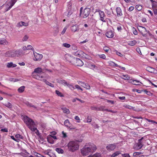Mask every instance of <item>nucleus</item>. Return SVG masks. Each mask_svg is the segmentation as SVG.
Masks as SVG:
<instances>
[{
    "instance_id": "393cba45",
    "label": "nucleus",
    "mask_w": 157,
    "mask_h": 157,
    "mask_svg": "<svg viewBox=\"0 0 157 157\" xmlns=\"http://www.w3.org/2000/svg\"><path fill=\"white\" fill-rule=\"evenodd\" d=\"M47 140L48 142L50 144H53L54 143V141L53 140L52 136L51 135H49L47 136Z\"/></svg>"
},
{
    "instance_id": "aec40b11",
    "label": "nucleus",
    "mask_w": 157,
    "mask_h": 157,
    "mask_svg": "<svg viewBox=\"0 0 157 157\" xmlns=\"http://www.w3.org/2000/svg\"><path fill=\"white\" fill-rule=\"evenodd\" d=\"M106 36L109 38H112L114 36V34L111 30L108 31L105 34Z\"/></svg>"
},
{
    "instance_id": "4c0bfd02",
    "label": "nucleus",
    "mask_w": 157,
    "mask_h": 157,
    "mask_svg": "<svg viewBox=\"0 0 157 157\" xmlns=\"http://www.w3.org/2000/svg\"><path fill=\"white\" fill-rule=\"evenodd\" d=\"M89 67L91 69H97V67L94 64H90L88 65Z\"/></svg>"
},
{
    "instance_id": "423d86ee",
    "label": "nucleus",
    "mask_w": 157,
    "mask_h": 157,
    "mask_svg": "<svg viewBox=\"0 0 157 157\" xmlns=\"http://www.w3.org/2000/svg\"><path fill=\"white\" fill-rule=\"evenodd\" d=\"M82 7H81L80 10V15L83 18L87 17L90 12V10L89 8H85L83 11L82 10Z\"/></svg>"
},
{
    "instance_id": "de8ad7c7",
    "label": "nucleus",
    "mask_w": 157,
    "mask_h": 157,
    "mask_svg": "<svg viewBox=\"0 0 157 157\" xmlns=\"http://www.w3.org/2000/svg\"><path fill=\"white\" fill-rule=\"evenodd\" d=\"M83 87L86 88L87 89H90V86L87 84L85 83V85Z\"/></svg>"
},
{
    "instance_id": "774afa93",
    "label": "nucleus",
    "mask_w": 157,
    "mask_h": 157,
    "mask_svg": "<svg viewBox=\"0 0 157 157\" xmlns=\"http://www.w3.org/2000/svg\"><path fill=\"white\" fill-rule=\"evenodd\" d=\"M117 29L118 31H120L121 29V27L120 26H119L117 27Z\"/></svg>"
},
{
    "instance_id": "a18cd8bd",
    "label": "nucleus",
    "mask_w": 157,
    "mask_h": 157,
    "mask_svg": "<svg viewBox=\"0 0 157 157\" xmlns=\"http://www.w3.org/2000/svg\"><path fill=\"white\" fill-rule=\"evenodd\" d=\"M124 106L126 108L129 109H133V108L132 106L128 105H125Z\"/></svg>"
},
{
    "instance_id": "4d7b16f0",
    "label": "nucleus",
    "mask_w": 157,
    "mask_h": 157,
    "mask_svg": "<svg viewBox=\"0 0 157 157\" xmlns=\"http://www.w3.org/2000/svg\"><path fill=\"white\" fill-rule=\"evenodd\" d=\"M144 91L149 96L151 95L152 94L150 91H147L146 90H145Z\"/></svg>"
},
{
    "instance_id": "0eeeda50",
    "label": "nucleus",
    "mask_w": 157,
    "mask_h": 157,
    "mask_svg": "<svg viewBox=\"0 0 157 157\" xmlns=\"http://www.w3.org/2000/svg\"><path fill=\"white\" fill-rule=\"evenodd\" d=\"M118 143H116L113 144H108L106 147L107 150L109 151H113L117 147Z\"/></svg>"
},
{
    "instance_id": "f704fd0d",
    "label": "nucleus",
    "mask_w": 157,
    "mask_h": 157,
    "mask_svg": "<svg viewBox=\"0 0 157 157\" xmlns=\"http://www.w3.org/2000/svg\"><path fill=\"white\" fill-rule=\"evenodd\" d=\"M8 42L5 39L0 40V44L6 45L8 44Z\"/></svg>"
},
{
    "instance_id": "5701e85b",
    "label": "nucleus",
    "mask_w": 157,
    "mask_h": 157,
    "mask_svg": "<svg viewBox=\"0 0 157 157\" xmlns=\"http://www.w3.org/2000/svg\"><path fill=\"white\" fill-rule=\"evenodd\" d=\"M57 82L58 83L60 84H61L62 85H63L65 86H66V85L67 83L65 80H62V79H57Z\"/></svg>"
},
{
    "instance_id": "f8f14e48",
    "label": "nucleus",
    "mask_w": 157,
    "mask_h": 157,
    "mask_svg": "<svg viewBox=\"0 0 157 157\" xmlns=\"http://www.w3.org/2000/svg\"><path fill=\"white\" fill-rule=\"evenodd\" d=\"M152 3V8L153 9L154 13L155 14H157V2L153 0H150Z\"/></svg>"
},
{
    "instance_id": "09e8293b",
    "label": "nucleus",
    "mask_w": 157,
    "mask_h": 157,
    "mask_svg": "<svg viewBox=\"0 0 157 157\" xmlns=\"http://www.w3.org/2000/svg\"><path fill=\"white\" fill-rule=\"evenodd\" d=\"M110 63L112 65L116 67H118L119 66V65H118L117 64H116V63H115L113 62H110Z\"/></svg>"
},
{
    "instance_id": "f03ea898",
    "label": "nucleus",
    "mask_w": 157,
    "mask_h": 157,
    "mask_svg": "<svg viewBox=\"0 0 157 157\" xmlns=\"http://www.w3.org/2000/svg\"><path fill=\"white\" fill-rule=\"evenodd\" d=\"M23 120L29 128L32 131L34 132L37 135L39 134V131L35 127V124L34 121L27 116H24Z\"/></svg>"
},
{
    "instance_id": "1a4fd4ad",
    "label": "nucleus",
    "mask_w": 157,
    "mask_h": 157,
    "mask_svg": "<svg viewBox=\"0 0 157 157\" xmlns=\"http://www.w3.org/2000/svg\"><path fill=\"white\" fill-rule=\"evenodd\" d=\"M74 55L78 57H84V58H88V56H87L86 54L84 53L82 51H78L76 52H75L74 53Z\"/></svg>"
},
{
    "instance_id": "ea45409f",
    "label": "nucleus",
    "mask_w": 157,
    "mask_h": 157,
    "mask_svg": "<svg viewBox=\"0 0 157 157\" xmlns=\"http://www.w3.org/2000/svg\"><path fill=\"white\" fill-rule=\"evenodd\" d=\"M121 153V152L119 151H116L111 156V157H115Z\"/></svg>"
},
{
    "instance_id": "c756f323",
    "label": "nucleus",
    "mask_w": 157,
    "mask_h": 157,
    "mask_svg": "<svg viewBox=\"0 0 157 157\" xmlns=\"http://www.w3.org/2000/svg\"><path fill=\"white\" fill-rule=\"evenodd\" d=\"M15 137L16 138V141L17 142H18L20 139H22L23 138V136L19 134L16 135Z\"/></svg>"
},
{
    "instance_id": "f3484780",
    "label": "nucleus",
    "mask_w": 157,
    "mask_h": 157,
    "mask_svg": "<svg viewBox=\"0 0 157 157\" xmlns=\"http://www.w3.org/2000/svg\"><path fill=\"white\" fill-rule=\"evenodd\" d=\"M116 11L117 17H120L123 15L122 11L120 7H117L116 8Z\"/></svg>"
},
{
    "instance_id": "4468645a",
    "label": "nucleus",
    "mask_w": 157,
    "mask_h": 157,
    "mask_svg": "<svg viewBox=\"0 0 157 157\" xmlns=\"http://www.w3.org/2000/svg\"><path fill=\"white\" fill-rule=\"evenodd\" d=\"M49 78V77L48 75H46L45 78H44L41 81L44 82L47 85L49 86L53 87H54V85L52 84L51 83L49 82L48 81H47V80Z\"/></svg>"
},
{
    "instance_id": "a211bd4d",
    "label": "nucleus",
    "mask_w": 157,
    "mask_h": 157,
    "mask_svg": "<svg viewBox=\"0 0 157 157\" xmlns=\"http://www.w3.org/2000/svg\"><path fill=\"white\" fill-rule=\"evenodd\" d=\"M65 125L71 129H75V128L72 126L71 125L70 123L69 120L67 119L66 120L64 123Z\"/></svg>"
},
{
    "instance_id": "9d476101",
    "label": "nucleus",
    "mask_w": 157,
    "mask_h": 157,
    "mask_svg": "<svg viewBox=\"0 0 157 157\" xmlns=\"http://www.w3.org/2000/svg\"><path fill=\"white\" fill-rule=\"evenodd\" d=\"M17 1V0H12L8 3V4L6 5L5 6L6 8V11L10 10L16 2Z\"/></svg>"
},
{
    "instance_id": "bb28decb",
    "label": "nucleus",
    "mask_w": 157,
    "mask_h": 157,
    "mask_svg": "<svg viewBox=\"0 0 157 157\" xmlns=\"http://www.w3.org/2000/svg\"><path fill=\"white\" fill-rule=\"evenodd\" d=\"M142 139H140L139 140V142L135 145V148H136V149H139L142 147V145L141 144V143L140 142V141Z\"/></svg>"
},
{
    "instance_id": "8fccbe9b",
    "label": "nucleus",
    "mask_w": 157,
    "mask_h": 157,
    "mask_svg": "<svg viewBox=\"0 0 157 157\" xmlns=\"http://www.w3.org/2000/svg\"><path fill=\"white\" fill-rule=\"evenodd\" d=\"M28 38L29 36L27 35H25L23 38L22 40L23 41H26L28 39Z\"/></svg>"
},
{
    "instance_id": "680f3d73",
    "label": "nucleus",
    "mask_w": 157,
    "mask_h": 157,
    "mask_svg": "<svg viewBox=\"0 0 157 157\" xmlns=\"http://www.w3.org/2000/svg\"><path fill=\"white\" fill-rule=\"evenodd\" d=\"M87 122H90L92 121L91 118L89 116H88L87 118Z\"/></svg>"
},
{
    "instance_id": "603ef678",
    "label": "nucleus",
    "mask_w": 157,
    "mask_h": 157,
    "mask_svg": "<svg viewBox=\"0 0 157 157\" xmlns=\"http://www.w3.org/2000/svg\"><path fill=\"white\" fill-rule=\"evenodd\" d=\"M123 157H131L128 154L125 153L121 155Z\"/></svg>"
},
{
    "instance_id": "49530a36",
    "label": "nucleus",
    "mask_w": 157,
    "mask_h": 157,
    "mask_svg": "<svg viewBox=\"0 0 157 157\" xmlns=\"http://www.w3.org/2000/svg\"><path fill=\"white\" fill-rule=\"evenodd\" d=\"M75 120H76L77 121V123H79L80 121V118L77 116H75Z\"/></svg>"
},
{
    "instance_id": "a19ab883",
    "label": "nucleus",
    "mask_w": 157,
    "mask_h": 157,
    "mask_svg": "<svg viewBox=\"0 0 157 157\" xmlns=\"http://www.w3.org/2000/svg\"><path fill=\"white\" fill-rule=\"evenodd\" d=\"M55 92L56 93L58 96L60 97H63L64 96L62 94V93L59 91L56 90Z\"/></svg>"
},
{
    "instance_id": "6e6d98bb",
    "label": "nucleus",
    "mask_w": 157,
    "mask_h": 157,
    "mask_svg": "<svg viewBox=\"0 0 157 157\" xmlns=\"http://www.w3.org/2000/svg\"><path fill=\"white\" fill-rule=\"evenodd\" d=\"M78 83L79 85H81V86H84V85H85V83H84L82 81H79L78 82Z\"/></svg>"
},
{
    "instance_id": "2eb2a0df",
    "label": "nucleus",
    "mask_w": 157,
    "mask_h": 157,
    "mask_svg": "<svg viewBox=\"0 0 157 157\" xmlns=\"http://www.w3.org/2000/svg\"><path fill=\"white\" fill-rule=\"evenodd\" d=\"M70 29L72 32L74 33L79 31V27L78 25H75L71 26Z\"/></svg>"
},
{
    "instance_id": "dca6fc26",
    "label": "nucleus",
    "mask_w": 157,
    "mask_h": 157,
    "mask_svg": "<svg viewBox=\"0 0 157 157\" xmlns=\"http://www.w3.org/2000/svg\"><path fill=\"white\" fill-rule=\"evenodd\" d=\"M129 82L136 85H140L142 84V83L139 81L137 80H134L132 79H130L129 81Z\"/></svg>"
},
{
    "instance_id": "cd10ccee",
    "label": "nucleus",
    "mask_w": 157,
    "mask_h": 157,
    "mask_svg": "<svg viewBox=\"0 0 157 157\" xmlns=\"http://www.w3.org/2000/svg\"><path fill=\"white\" fill-rule=\"evenodd\" d=\"M101 154L98 152H96L93 155H90L87 157H101Z\"/></svg>"
},
{
    "instance_id": "c85d7f7f",
    "label": "nucleus",
    "mask_w": 157,
    "mask_h": 157,
    "mask_svg": "<svg viewBox=\"0 0 157 157\" xmlns=\"http://www.w3.org/2000/svg\"><path fill=\"white\" fill-rule=\"evenodd\" d=\"M33 48V47L30 45H28L27 47L25 46L23 47V49L24 51L32 50Z\"/></svg>"
},
{
    "instance_id": "a878e982",
    "label": "nucleus",
    "mask_w": 157,
    "mask_h": 157,
    "mask_svg": "<svg viewBox=\"0 0 157 157\" xmlns=\"http://www.w3.org/2000/svg\"><path fill=\"white\" fill-rule=\"evenodd\" d=\"M28 25V23H26L23 21H21L17 24V26L20 27L22 26H27Z\"/></svg>"
},
{
    "instance_id": "7ed1b4c3",
    "label": "nucleus",
    "mask_w": 157,
    "mask_h": 157,
    "mask_svg": "<svg viewBox=\"0 0 157 157\" xmlns=\"http://www.w3.org/2000/svg\"><path fill=\"white\" fill-rule=\"evenodd\" d=\"M43 69L41 68H36L34 69L32 73V76L34 78L41 81L46 76L43 74Z\"/></svg>"
},
{
    "instance_id": "6e6552de",
    "label": "nucleus",
    "mask_w": 157,
    "mask_h": 157,
    "mask_svg": "<svg viewBox=\"0 0 157 157\" xmlns=\"http://www.w3.org/2000/svg\"><path fill=\"white\" fill-rule=\"evenodd\" d=\"M96 12H98L99 13V14L100 17V20L102 21L103 22H105V15L104 12L103 11H101L100 10H96Z\"/></svg>"
},
{
    "instance_id": "0e129e2a",
    "label": "nucleus",
    "mask_w": 157,
    "mask_h": 157,
    "mask_svg": "<svg viewBox=\"0 0 157 157\" xmlns=\"http://www.w3.org/2000/svg\"><path fill=\"white\" fill-rule=\"evenodd\" d=\"M134 7L133 6H131L129 8L128 10L129 11H132L134 10Z\"/></svg>"
},
{
    "instance_id": "13d9d810",
    "label": "nucleus",
    "mask_w": 157,
    "mask_h": 157,
    "mask_svg": "<svg viewBox=\"0 0 157 157\" xmlns=\"http://www.w3.org/2000/svg\"><path fill=\"white\" fill-rule=\"evenodd\" d=\"M99 56L100 58H102L103 59H105L106 57L105 56L104 54L99 55Z\"/></svg>"
},
{
    "instance_id": "338daca9",
    "label": "nucleus",
    "mask_w": 157,
    "mask_h": 157,
    "mask_svg": "<svg viewBox=\"0 0 157 157\" xmlns=\"http://www.w3.org/2000/svg\"><path fill=\"white\" fill-rule=\"evenodd\" d=\"M92 125H93L95 128H98L99 127L98 125L95 124H92Z\"/></svg>"
},
{
    "instance_id": "72a5a7b5",
    "label": "nucleus",
    "mask_w": 157,
    "mask_h": 157,
    "mask_svg": "<svg viewBox=\"0 0 157 157\" xmlns=\"http://www.w3.org/2000/svg\"><path fill=\"white\" fill-rule=\"evenodd\" d=\"M136 43V41L135 40H134L132 41H129L128 44L129 45L132 46L135 45Z\"/></svg>"
},
{
    "instance_id": "bf43d9fd",
    "label": "nucleus",
    "mask_w": 157,
    "mask_h": 157,
    "mask_svg": "<svg viewBox=\"0 0 157 157\" xmlns=\"http://www.w3.org/2000/svg\"><path fill=\"white\" fill-rule=\"evenodd\" d=\"M104 50L106 52H107L109 51V48L108 47H105L103 48Z\"/></svg>"
},
{
    "instance_id": "473e14b6",
    "label": "nucleus",
    "mask_w": 157,
    "mask_h": 157,
    "mask_svg": "<svg viewBox=\"0 0 157 157\" xmlns=\"http://www.w3.org/2000/svg\"><path fill=\"white\" fill-rule=\"evenodd\" d=\"M61 109L63 111V113H66V114H69L70 113V111L69 109L66 107H63L61 108Z\"/></svg>"
},
{
    "instance_id": "e2e57ef3",
    "label": "nucleus",
    "mask_w": 157,
    "mask_h": 157,
    "mask_svg": "<svg viewBox=\"0 0 157 157\" xmlns=\"http://www.w3.org/2000/svg\"><path fill=\"white\" fill-rule=\"evenodd\" d=\"M1 131L2 132H8L7 129L6 128H4L2 129L1 130Z\"/></svg>"
},
{
    "instance_id": "c9c22d12",
    "label": "nucleus",
    "mask_w": 157,
    "mask_h": 157,
    "mask_svg": "<svg viewBox=\"0 0 157 157\" xmlns=\"http://www.w3.org/2000/svg\"><path fill=\"white\" fill-rule=\"evenodd\" d=\"M70 90H73L75 89V87L72 84H69L67 83L66 85Z\"/></svg>"
},
{
    "instance_id": "69168bd1",
    "label": "nucleus",
    "mask_w": 157,
    "mask_h": 157,
    "mask_svg": "<svg viewBox=\"0 0 157 157\" xmlns=\"http://www.w3.org/2000/svg\"><path fill=\"white\" fill-rule=\"evenodd\" d=\"M107 102L112 104H113L114 103V101L112 100H107Z\"/></svg>"
},
{
    "instance_id": "f257e3e1",
    "label": "nucleus",
    "mask_w": 157,
    "mask_h": 157,
    "mask_svg": "<svg viewBox=\"0 0 157 157\" xmlns=\"http://www.w3.org/2000/svg\"><path fill=\"white\" fill-rule=\"evenodd\" d=\"M97 147L95 144L92 143L87 144L81 149V153L83 156H86L90 153L95 151Z\"/></svg>"
},
{
    "instance_id": "5fc2aeb1",
    "label": "nucleus",
    "mask_w": 157,
    "mask_h": 157,
    "mask_svg": "<svg viewBox=\"0 0 157 157\" xmlns=\"http://www.w3.org/2000/svg\"><path fill=\"white\" fill-rule=\"evenodd\" d=\"M5 105L6 107L9 108H11L12 107L11 104L9 102H8L7 103L5 104Z\"/></svg>"
},
{
    "instance_id": "412c9836",
    "label": "nucleus",
    "mask_w": 157,
    "mask_h": 157,
    "mask_svg": "<svg viewBox=\"0 0 157 157\" xmlns=\"http://www.w3.org/2000/svg\"><path fill=\"white\" fill-rule=\"evenodd\" d=\"M6 67L8 68L11 67H15L17 66V65L13 63L12 62H10L7 63L6 64Z\"/></svg>"
},
{
    "instance_id": "79ce46f5",
    "label": "nucleus",
    "mask_w": 157,
    "mask_h": 157,
    "mask_svg": "<svg viewBox=\"0 0 157 157\" xmlns=\"http://www.w3.org/2000/svg\"><path fill=\"white\" fill-rule=\"evenodd\" d=\"M63 46L66 48H69L71 47V45L67 43H63L62 44Z\"/></svg>"
},
{
    "instance_id": "20e7f679",
    "label": "nucleus",
    "mask_w": 157,
    "mask_h": 157,
    "mask_svg": "<svg viewBox=\"0 0 157 157\" xmlns=\"http://www.w3.org/2000/svg\"><path fill=\"white\" fill-rule=\"evenodd\" d=\"M68 150L73 152L78 150L79 148V145L77 140L71 141L67 145Z\"/></svg>"
},
{
    "instance_id": "7c9ffc66",
    "label": "nucleus",
    "mask_w": 157,
    "mask_h": 157,
    "mask_svg": "<svg viewBox=\"0 0 157 157\" xmlns=\"http://www.w3.org/2000/svg\"><path fill=\"white\" fill-rule=\"evenodd\" d=\"M141 154V152H135L133 153V156L134 157H144L142 155H140Z\"/></svg>"
},
{
    "instance_id": "e433bc0d",
    "label": "nucleus",
    "mask_w": 157,
    "mask_h": 157,
    "mask_svg": "<svg viewBox=\"0 0 157 157\" xmlns=\"http://www.w3.org/2000/svg\"><path fill=\"white\" fill-rule=\"evenodd\" d=\"M25 86H22L19 87L18 89V91L19 93H22L25 90Z\"/></svg>"
},
{
    "instance_id": "6ab92c4d",
    "label": "nucleus",
    "mask_w": 157,
    "mask_h": 157,
    "mask_svg": "<svg viewBox=\"0 0 157 157\" xmlns=\"http://www.w3.org/2000/svg\"><path fill=\"white\" fill-rule=\"evenodd\" d=\"M74 61H75L77 63L76 65L79 66H81L83 64V62L78 58H75Z\"/></svg>"
},
{
    "instance_id": "864d4df0",
    "label": "nucleus",
    "mask_w": 157,
    "mask_h": 157,
    "mask_svg": "<svg viewBox=\"0 0 157 157\" xmlns=\"http://www.w3.org/2000/svg\"><path fill=\"white\" fill-rule=\"evenodd\" d=\"M75 88H76L78 90H81L82 91V88H81L78 85H75Z\"/></svg>"
},
{
    "instance_id": "39448f33",
    "label": "nucleus",
    "mask_w": 157,
    "mask_h": 157,
    "mask_svg": "<svg viewBox=\"0 0 157 157\" xmlns=\"http://www.w3.org/2000/svg\"><path fill=\"white\" fill-rule=\"evenodd\" d=\"M24 55L23 51L20 49L8 51L6 53V56H7L11 57H20Z\"/></svg>"
},
{
    "instance_id": "c03bdc74",
    "label": "nucleus",
    "mask_w": 157,
    "mask_h": 157,
    "mask_svg": "<svg viewBox=\"0 0 157 157\" xmlns=\"http://www.w3.org/2000/svg\"><path fill=\"white\" fill-rule=\"evenodd\" d=\"M72 48L74 50H77L78 49V47L76 45L73 44L72 45Z\"/></svg>"
},
{
    "instance_id": "ddd939ff",
    "label": "nucleus",
    "mask_w": 157,
    "mask_h": 157,
    "mask_svg": "<svg viewBox=\"0 0 157 157\" xmlns=\"http://www.w3.org/2000/svg\"><path fill=\"white\" fill-rule=\"evenodd\" d=\"M34 57L33 60L35 61H39L42 58V55L41 54L38 53L36 52H34Z\"/></svg>"
},
{
    "instance_id": "2f4dec72",
    "label": "nucleus",
    "mask_w": 157,
    "mask_h": 157,
    "mask_svg": "<svg viewBox=\"0 0 157 157\" xmlns=\"http://www.w3.org/2000/svg\"><path fill=\"white\" fill-rule=\"evenodd\" d=\"M120 77L124 80H128L130 78V77L128 75H123L121 76Z\"/></svg>"
},
{
    "instance_id": "3c124183",
    "label": "nucleus",
    "mask_w": 157,
    "mask_h": 157,
    "mask_svg": "<svg viewBox=\"0 0 157 157\" xmlns=\"http://www.w3.org/2000/svg\"><path fill=\"white\" fill-rule=\"evenodd\" d=\"M67 28V26H66L64 28L63 30L62 31V32H61V33L62 35H63L64 34Z\"/></svg>"
},
{
    "instance_id": "052dcab7",
    "label": "nucleus",
    "mask_w": 157,
    "mask_h": 157,
    "mask_svg": "<svg viewBox=\"0 0 157 157\" xmlns=\"http://www.w3.org/2000/svg\"><path fill=\"white\" fill-rule=\"evenodd\" d=\"M147 120L149 122H152L153 123H155V124H157V122L155 121H153L152 120H149L148 119H147Z\"/></svg>"
},
{
    "instance_id": "37998d69",
    "label": "nucleus",
    "mask_w": 157,
    "mask_h": 157,
    "mask_svg": "<svg viewBox=\"0 0 157 157\" xmlns=\"http://www.w3.org/2000/svg\"><path fill=\"white\" fill-rule=\"evenodd\" d=\"M136 9L137 10H138L140 11L142 10V7L141 5H137L136 6Z\"/></svg>"
},
{
    "instance_id": "4be33fe9",
    "label": "nucleus",
    "mask_w": 157,
    "mask_h": 157,
    "mask_svg": "<svg viewBox=\"0 0 157 157\" xmlns=\"http://www.w3.org/2000/svg\"><path fill=\"white\" fill-rule=\"evenodd\" d=\"M138 29L139 31L142 34H143V33H145L147 32L146 29L142 26H138Z\"/></svg>"
},
{
    "instance_id": "58836bf2",
    "label": "nucleus",
    "mask_w": 157,
    "mask_h": 157,
    "mask_svg": "<svg viewBox=\"0 0 157 157\" xmlns=\"http://www.w3.org/2000/svg\"><path fill=\"white\" fill-rule=\"evenodd\" d=\"M56 151L59 154H62L63 152V150L61 148H57L56 149Z\"/></svg>"
},
{
    "instance_id": "9b49d317",
    "label": "nucleus",
    "mask_w": 157,
    "mask_h": 157,
    "mask_svg": "<svg viewBox=\"0 0 157 157\" xmlns=\"http://www.w3.org/2000/svg\"><path fill=\"white\" fill-rule=\"evenodd\" d=\"M64 57L66 60L70 63H72L75 59L73 56L70 54H67L65 55Z\"/></svg>"
},
{
    "instance_id": "b1692460",
    "label": "nucleus",
    "mask_w": 157,
    "mask_h": 157,
    "mask_svg": "<svg viewBox=\"0 0 157 157\" xmlns=\"http://www.w3.org/2000/svg\"><path fill=\"white\" fill-rule=\"evenodd\" d=\"M146 70L147 71L155 73H156V70L153 67H147L146 68Z\"/></svg>"
}]
</instances>
